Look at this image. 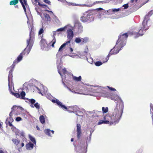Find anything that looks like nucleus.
<instances>
[{"label":"nucleus","mask_w":153,"mask_h":153,"mask_svg":"<svg viewBox=\"0 0 153 153\" xmlns=\"http://www.w3.org/2000/svg\"><path fill=\"white\" fill-rule=\"evenodd\" d=\"M120 105L117 104L116 107L112 111L109 113L104 117L105 120L109 121V124H116L118 123L123 112V102L120 98Z\"/></svg>","instance_id":"f257e3e1"},{"label":"nucleus","mask_w":153,"mask_h":153,"mask_svg":"<svg viewBox=\"0 0 153 153\" xmlns=\"http://www.w3.org/2000/svg\"><path fill=\"white\" fill-rule=\"evenodd\" d=\"M153 14V10H152L146 14L144 17V19L142 23L143 26L142 28L139 30L136 29H134L132 32H131L130 34L132 35H135L138 36H142L143 34V30H146L148 28V27L150 25V21L149 17Z\"/></svg>","instance_id":"f03ea898"},{"label":"nucleus","mask_w":153,"mask_h":153,"mask_svg":"<svg viewBox=\"0 0 153 153\" xmlns=\"http://www.w3.org/2000/svg\"><path fill=\"white\" fill-rule=\"evenodd\" d=\"M33 46V45H31L30 44L29 45L27 44V47L24 49L23 52L21 53L17 58L14 61L12 66V67H15L16 64L20 62L22 60L23 55H28L29 53Z\"/></svg>","instance_id":"7ed1b4c3"},{"label":"nucleus","mask_w":153,"mask_h":153,"mask_svg":"<svg viewBox=\"0 0 153 153\" xmlns=\"http://www.w3.org/2000/svg\"><path fill=\"white\" fill-rule=\"evenodd\" d=\"M122 46H120V44L117 43V42L116 45L111 50L108 55L105 58V59L103 60V62L104 63L107 62L109 59V57L111 55L113 54H116L117 53L120 51V50L123 47Z\"/></svg>","instance_id":"20e7f679"},{"label":"nucleus","mask_w":153,"mask_h":153,"mask_svg":"<svg viewBox=\"0 0 153 153\" xmlns=\"http://www.w3.org/2000/svg\"><path fill=\"white\" fill-rule=\"evenodd\" d=\"M128 34L127 33L120 34L119 36V38L117 42V43L120 44L122 47H124L126 44V40Z\"/></svg>","instance_id":"39448f33"},{"label":"nucleus","mask_w":153,"mask_h":153,"mask_svg":"<svg viewBox=\"0 0 153 153\" xmlns=\"http://www.w3.org/2000/svg\"><path fill=\"white\" fill-rule=\"evenodd\" d=\"M94 18L93 16L92 13H89L88 14H84L83 16H81V20L83 22H90L94 20Z\"/></svg>","instance_id":"423d86ee"},{"label":"nucleus","mask_w":153,"mask_h":153,"mask_svg":"<svg viewBox=\"0 0 153 153\" xmlns=\"http://www.w3.org/2000/svg\"><path fill=\"white\" fill-rule=\"evenodd\" d=\"M33 26L31 25L30 26V33L29 34V39L27 40V43L29 45L30 44L31 45H33L34 41L35 36V33L33 30Z\"/></svg>","instance_id":"0eeeda50"},{"label":"nucleus","mask_w":153,"mask_h":153,"mask_svg":"<svg viewBox=\"0 0 153 153\" xmlns=\"http://www.w3.org/2000/svg\"><path fill=\"white\" fill-rule=\"evenodd\" d=\"M12 94L17 98H19L21 99H25V96L26 94L25 92L23 91H22L20 93V94H19V93L15 92H12Z\"/></svg>","instance_id":"6e6552de"},{"label":"nucleus","mask_w":153,"mask_h":153,"mask_svg":"<svg viewBox=\"0 0 153 153\" xmlns=\"http://www.w3.org/2000/svg\"><path fill=\"white\" fill-rule=\"evenodd\" d=\"M67 38L68 39V41H70L71 42L72 40L74 37V33L72 30L70 28L67 30Z\"/></svg>","instance_id":"1a4fd4ad"},{"label":"nucleus","mask_w":153,"mask_h":153,"mask_svg":"<svg viewBox=\"0 0 153 153\" xmlns=\"http://www.w3.org/2000/svg\"><path fill=\"white\" fill-rule=\"evenodd\" d=\"M77 130L76 134L78 140L80 139L82 136V132L81 129V126L79 124H77L76 125Z\"/></svg>","instance_id":"9d476101"},{"label":"nucleus","mask_w":153,"mask_h":153,"mask_svg":"<svg viewBox=\"0 0 153 153\" xmlns=\"http://www.w3.org/2000/svg\"><path fill=\"white\" fill-rule=\"evenodd\" d=\"M52 102L53 103H56L59 107L63 109L67 110V107H66L65 105H62V103L58 100L57 99L52 100Z\"/></svg>","instance_id":"9b49d317"},{"label":"nucleus","mask_w":153,"mask_h":153,"mask_svg":"<svg viewBox=\"0 0 153 153\" xmlns=\"http://www.w3.org/2000/svg\"><path fill=\"white\" fill-rule=\"evenodd\" d=\"M40 45L41 48L43 49L48 45L46 40L45 39L42 38V39L40 41Z\"/></svg>","instance_id":"f8f14e48"},{"label":"nucleus","mask_w":153,"mask_h":153,"mask_svg":"<svg viewBox=\"0 0 153 153\" xmlns=\"http://www.w3.org/2000/svg\"><path fill=\"white\" fill-rule=\"evenodd\" d=\"M19 1L22 5L24 11L26 12V9L25 6L27 7V5H28L27 0H19Z\"/></svg>","instance_id":"ddd939ff"},{"label":"nucleus","mask_w":153,"mask_h":153,"mask_svg":"<svg viewBox=\"0 0 153 153\" xmlns=\"http://www.w3.org/2000/svg\"><path fill=\"white\" fill-rule=\"evenodd\" d=\"M12 65L11 66H10L8 68V69H10V70L9 71V74L8 77V79L9 81V80L10 79H11L13 77L12 72L13 71V69L14 67H12Z\"/></svg>","instance_id":"4468645a"},{"label":"nucleus","mask_w":153,"mask_h":153,"mask_svg":"<svg viewBox=\"0 0 153 153\" xmlns=\"http://www.w3.org/2000/svg\"><path fill=\"white\" fill-rule=\"evenodd\" d=\"M87 42V41L86 39L85 40L83 38L80 39L79 37L76 38L75 39V42L77 43H79L81 42H82L83 43H84L86 42Z\"/></svg>","instance_id":"2eb2a0df"},{"label":"nucleus","mask_w":153,"mask_h":153,"mask_svg":"<svg viewBox=\"0 0 153 153\" xmlns=\"http://www.w3.org/2000/svg\"><path fill=\"white\" fill-rule=\"evenodd\" d=\"M71 42L70 41H68L65 42L60 47L59 50V51H62V49L65 48L67 45H68L69 44L70 45Z\"/></svg>","instance_id":"dca6fc26"},{"label":"nucleus","mask_w":153,"mask_h":153,"mask_svg":"<svg viewBox=\"0 0 153 153\" xmlns=\"http://www.w3.org/2000/svg\"><path fill=\"white\" fill-rule=\"evenodd\" d=\"M76 108L77 107L76 106H70L68 108L67 111L71 112L74 113L75 111L76 112L75 109H76Z\"/></svg>","instance_id":"f3484780"},{"label":"nucleus","mask_w":153,"mask_h":153,"mask_svg":"<svg viewBox=\"0 0 153 153\" xmlns=\"http://www.w3.org/2000/svg\"><path fill=\"white\" fill-rule=\"evenodd\" d=\"M33 144L30 142L26 145V148L27 150H30L32 149L33 147Z\"/></svg>","instance_id":"a211bd4d"},{"label":"nucleus","mask_w":153,"mask_h":153,"mask_svg":"<svg viewBox=\"0 0 153 153\" xmlns=\"http://www.w3.org/2000/svg\"><path fill=\"white\" fill-rule=\"evenodd\" d=\"M107 97L111 99L112 100H115V99L114 98V97L116 96L114 94H112L111 93H108L107 94Z\"/></svg>","instance_id":"6ab92c4d"},{"label":"nucleus","mask_w":153,"mask_h":153,"mask_svg":"<svg viewBox=\"0 0 153 153\" xmlns=\"http://www.w3.org/2000/svg\"><path fill=\"white\" fill-rule=\"evenodd\" d=\"M109 122L108 120H100L98 123V124L99 125L102 124H109Z\"/></svg>","instance_id":"aec40b11"},{"label":"nucleus","mask_w":153,"mask_h":153,"mask_svg":"<svg viewBox=\"0 0 153 153\" xmlns=\"http://www.w3.org/2000/svg\"><path fill=\"white\" fill-rule=\"evenodd\" d=\"M73 79L77 82L80 81L81 80V76H79L78 77H77L73 75Z\"/></svg>","instance_id":"412c9836"},{"label":"nucleus","mask_w":153,"mask_h":153,"mask_svg":"<svg viewBox=\"0 0 153 153\" xmlns=\"http://www.w3.org/2000/svg\"><path fill=\"white\" fill-rule=\"evenodd\" d=\"M19 2L18 0H13L11 1L10 2V4L11 5H15Z\"/></svg>","instance_id":"4be33fe9"},{"label":"nucleus","mask_w":153,"mask_h":153,"mask_svg":"<svg viewBox=\"0 0 153 153\" xmlns=\"http://www.w3.org/2000/svg\"><path fill=\"white\" fill-rule=\"evenodd\" d=\"M35 1L36 3H38V5L43 8H45L46 7H47V6L45 4H41L39 2V0H34Z\"/></svg>","instance_id":"5701e85b"},{"label":"nucleus","mask_w":153,"mask_h":153,"mask_svg":"<svg viewBox=\"0 0 153 153\" xmlns=\"http://www.w3.org/2000/svg\"><path fill=\"white\" fill-rule=\"evenodd\" d=\"M44 16L47 21H51V18L48 14L47 13L44 14Z\"/></svg>","instance_id":"b1692460"},{"label":"nucleus","mask_w":153,"mask_h":153,"mask_svg":"<svg viewBox=\"0 0 153 153\" xmlns=\"http://www.w3.org/2000/svg\"><path fill=\"white\" fill-rule=\"evenodd\" d=\"M39 120L41 123L42 124L44 123L45 122V119L43 115H41L40 117Z\"/></svg>","instance_id":"393cba45"},{"label":"nucleus","mask_w":153,"mask_h":153,"mask_svg":"<svg viewBox=\"0 0 153 153\" xmlns=\"http://www.w3.org/2000/svg\"><path fill=\"white\" fill-rule=\"evenodd\" d=\"M76 114L79 116H82L83 115V113L80 111H76Z\"/></svg>","instance_id":"a878e982"},{"label":"nucleus","mask_w":153,"mask_h":153,"mask_svg":"<svg viewBox=\"0 0 153 153\" xmlns=\"http://www.w3.org/2000/svg\"><path fill=\"white\" fill-rule=\"evenodd\" d=\"M12 140L16 146H17L19 143L20 141L18 140L14 139H12Z\"/></svg>","instance_id":"bb28decb"},{"label":"nucleus","mask_w":153,"mask_h":153,"mask_svg":"<svg viewBox=\"0 0 153 153\" xmlns=\"http://www.w3.org/2000/svg\"><path fill=\"white\" fill-rule=\"evenodd\" d=\"M45 133L49 136H51V131L49 129H45L44 130Z\"/></svg>","instance_id":"cd10ccee"},{"label":"nucleus","mask_w":153,"mask_h":153,"mask_svg":"<svg viewBox=\"0 0 153 153\" xmlns=\"http://www.w3.org/2000/svg\"><path fill=\"white\" fill-rule=\"evenodd\" d=\"M102 110L103 113H106L108 111V107L105 108L104 107H103L102 108Z\"/></svg>","instance_id":"c85d7f7f"},{"label":"nucleus","mask_w":153,"mask_h":153,"mask_svg":"<svg viewBox=\"0 0 153 153\" xmlns=\"http://www.w3.org/2000/svg\"><path fill=\"white\" fill-rule=\"evenodd\" d=\"M29 138L31 141L34 144H35L36 143V141L34 138L31 136H29Z\"/></svg>","instance_id":"c756f323"},{"label":"nucleus","mask_w":153,"mask_h":153,"mask_svg":"<svg viewBox=\"0 0 153 153\" xmlns=\"http://www.w3.org/2000/svg\"><path fill=\"white\" fill-rule=\"evenodd\" d=\"M56 42V40L55 38H54L51 41V42H50V43H49V44L50 45L51 44V43H52V44L51 45V46L52 47H54V45L55 43Z\"/></svg>","instance_id":"7c9ffc66"},{"label":"nucleus","mask_w":153,"mask_h":153,"mask_svg":"<svg viewBox=\"0 0 153 153\" xmlns=\"http://www.w3.org/2000/svg\"><path fill=\"white\" fill-rule=\"evenodd\" d=\"M57 69H58V71L59 73L60 74V75L62 76V75L61 73V71L60 70H61V67L60 65H58L57 67Z\"/></svg>","instance_id":"2f4dec72"},{"label":"nucleus","mask_w":153,"mask_h":153,"mask_svg":"<svg viewBox=\"0 0 153 153\" xmlns=\"http://www.w3.org/2000/svg\"><path fill=\"white\" fill-rule=\"evenodd\" d=\"M102 64V62L100 61H97L95 63V65L97 66H100Z\"/></svg>","instance_id":"473e14b6"},{"label":"nucleus","mask_w":153,"mask_h":153,"mask_svg":"<svg viewBox=\"0 0 153 153\" xmlns=\"http://www.w3.org/2000/svg\"><path fill=\"white\" fill-rule=\"evenodd\" d=\"M29 101L32 104H34L36 102V100L33 99H29Z\"/></svg>","instance_id":"72a5a7b5"},{"label":"nucleus","mask_w":153,"mask_h":153,"mask_svg":"<svg viewBox=\"0 0 153 153\" xmlns=\"http://www.w3.org/2000/svg\"><path fill=\"white\" fill-rule=\"evenodd\" d=\"M44 32L43 28H41L39 31V35H41Z\"/></svg>","instance_id":"f704fd0d"},{"label":"nucleus","mask_w":153,"mask_h":153,"mask_svg":"<svg viewBox=\"0 0 153 153\" xmlns=\"http://www.w3.org/2000/svg\"><path fill=\"white\" fill-rule=\"evenodd\" d=\"M34 106L37 109H39L40 108L38 102H36Z\"/></svg>","instance_id":"c9c22d12"},{"label":"nucleus","mask_w":153,"mask_h":153,"mask_svg":"<svg viewBox=\"0 0 153 153\" xmlns=\"http://www.w3.org/2000/svg\"><path fill=\"white\" fill-rule=\"evenodd\" d=\"M12 111H11L10 112V113L9 114L10 117L9 118V119H10V120L11 121H13V119L12 118Z\"/></svg>","instance_id":"e433bc0d"},{"label":"nucleus","mask_w":153,"mask_h":153,"mask_svg":"<svg viewBox=\"0 0 153 153\" xmlns=\"http://www.w3.org/2000/svg\"><path fill=\"white\" fill-rule=\"evenodd\" d=\"M66 27H64L61 28L59 29H58L56 31H63L65 30Z\"/></svg>","instance_id":"4c0bfd02"},{"label":"nucleus","mask_w":153,"mask_h":153,"mask_svg":"<svg viewBox=\"0 0 153 153\" xmlns=\"http://www.w3.org/2000/svg\"><path fill=\"white\" fill-rule=\"evenodd\" d=\"M62 71L63 74H66L67 73V71L66 70L65 68H64L62 69Z\"/></svg>","instance_id":"58836bf2"},{"label":"nucleus","mask_w":153,"mask_h":153,"mask_svg":"<svg viewBox=\"0 0 153 153\" xmlns=\"http://www.w3.org/2000/svg\"><path fill=\"white\" fill-rule=\"evenodd\" d=\"M29 29H30L31 25H32L33 27V25L31 22H29L28 21H27Z\"/></svg>","instance_id":"ea45409f"},{"label":"nucleus","mask_w":153,"mask_h":153,"mask_svg":"<svg viewBox=\"0 0 153 153\" xmlns=\"http://www.w3.org/2000/svg\"><path fill=\"white\" fill-rule=\"evenodd\" d=\"M43 1L45 3L49 4L50 5L51 2L49 0H44Z\"/></svg>","instance_id":"a19ab883"},{"label":"nucleus","mask_w":153,"mask_h":153,"mask_svg":"<svg viewBox=\"0 0 153 153\" xmlns=\"http://www.w3.org/2000/svg\"><path fill=\"white\" fill-rule=\"evenodd\" d=\"M108 88L111 91H116V90L114 88L112 87H110L109 86H107Z\"/></svg>","instance_id":"79ce46f5"},{"label":"nucleus","mask_w":153,"mask_h":153,"mask_svg":"<svg viewBox=\"0 0 153 153\" xmlns=\"http://www.w3.org/2000/svg\"><path fill=\"white\" fill-rule=\"evenodd\" d=\"M123 7H124L125 9H127L128 7V4H124L123 5Z\"/></svg>","instance_id":"37998d69"},{"label":"nucleus","mask_w":153,"mask_h":153,"mask_svg":"<svg viewBox=\"0 0 153 153\" xmlns=\"http://www.w3.org/2000/svg\"><path fill=\"white\" fill-rule=\"evenodd\" d=\"M120 10V8H118V9H112V11L113 12H117L118 11H119Z\"/></svg>","instance_id":"c03bdc74"},{"label":"nucleus","mask_w":153,"mask_h":153,"mask_svg":"<svg viewBox=\"0 0 153 153\" xmlns=\"http://www.w3.org/2000/svg\"><path fill=\"white\" fill-rule=\"evenodd\" d=\"M9 120H10V119H7L6 121V123L7 125H8L10 123H11Z\"/></svg>","instance_id":"a18cd8bd"},{"label":"nucleus","mask_w":153,"mask_h":153,"mask_svg":"<svg viewBox=\"0 0 153 153\" xmlns=\"http://www.w3.org/2000/svg\"><path fill=\"white\" fill-rule=\"evenodd\" d=\"M22 120V119L20 117H17L16 118V120L17 121H19Z\"/></svg>","instance_id":"49530a36"},{"label":"nucleus","mask_w":153,"mask_h":153,"mask_svg":"<svg viewBox=\"0 0 153 153\" xmlns=\"http://www.w3.org/2000/svg\"><path fill=\"white\" fill-rule=\"evenodd\" d=\"M70 4L71 5H73V6H81V5H79L77 4H76L75 3H70Z\"/></svg>","instance_id":"de8ad7c7"},{"label":"nucleus","mask_w":153,"mask_h":153,"mask_svg":"<svg viewBox=\"0 0 153 153\" xmlns=\"http://www.w3.org/2000/svg\"><path fill=\"white\" fill-rule=\"evenodd\" d=\"M103 1H96L94 3V4H99L101 3H103Z\"/></svg>","instance_id":"09e8293b"},{"label":"nucleus","mask_w":153,"mask_h":153,"mask_svg":"<svg viewBox=\"0 0 153 153\" xmlns=\"http://www.w3.org/2000/svg\"><path fill=\"white\" fill-rule=\"evenodd\" d=\"M17 107V106L13 105L12 108V110L13 111V110L14 109L16 108Z\"/></svg>","instance_id":"8fccbe9b"},{"label":"nucleus","mask_w":153,"mask_h":153,"mask_svg":"<svg viewBox=\"0 0 153 153\" xmlns=\"http://www.w3.org/2000/svg\"><path fill=\"white\" fill-rule=\"evenodd\" d=\"M69 51L71 52H72L73 51V49L71 47L70 48Z\"/></svg>","instance_id":"3c124183"},{"label":"nucleus","mask_w":153,"mask_h":153,"mask_svg":"<svg viewBox=\"0 0 153 153\" xmlns=\"http://www.w3.org/2000/svg\"><path fill=\"white\" fill-rule=\"evenodd\" d=\"M8 125L10 126L13 127L14 128V127H13V125H12L11 123H10Z\"/></svg>","instance_id":"603ef678"},{"label":"nucleus","mask_w":153,"mask_h":153,"mask_svg":"<svg viewBox=\"0 0 153 153\" xmlns=\"http://www.w3.org/2000/svg\"><path fill=\"white\" fill-rule=\"evenodd\" d=\"M36 128H37V130H40L39 128V127L37 126H36Z\"/></svg>","instance_id":"864d4df0"},{"label":"nucleus","mask_w":153,"mask_h":153,"mask_svg":"<svg viewBox=\"0 0 153 153\" xmlns=\"http://www.w3.org/2000/svg\"><path fill=\"white\" fill-rule=\"evenodd\" d=\"M24 146V143H22L21 144V147H22L23 146Z\"/></svg>","instance_id":"5fc2aeb1"},{"label":"nucleus","mask_w":153,"mask_h":153,"mask_svg":"<svg viewBox=\"0 0 153 153\" xmlns=\"http://www.w3.org/2000/svg\"><path fill=\"white\" fill-rule=\"evenodd\" d=\"M0 153H4L2 150L0 149Z\"/></svg>","instance_id":"6e6d98bb"},{"label":"nucleus","mask_w":153,"mask_h":153,"mask_svg":"<svg viewBox=\"0 0 153 153\" xmlns=\"http://www.w3.org/2000/svg\"><path fill=\"white\" fill-rule=\"evenodd\" d=\"M51 132L52 133V134H54V131L52 130V131H51Z\"/></svg>","instance_id":"4d7b16f0"},{"label":"nucleus","mask_w":153,"mask_h":153,"mask_svg":"<svg viewBox=\"0 0 153 153\" xmlns=\"http://www.w3.org/2000/svg\"><path fill=\"white\" fill-rule=\"evenodd\" d=\"M135 0H131V3H132L133 2H134V1Z\"/></svg>","instance_id":"13d9d810"},{"label":"nucleus","mask_w":153,"mask_h":153,"mask_svg":"<svg viewBox=\"0 0 153 153\" xmlns=\"http://www.w3.org/2000/svg\"><path fill=\"white\" fill-rule=\"evenodd\" d=\"M74 139H73V138H71V142H73V141H74Z\"/></svg>","instance_id":"bf43d9fd"},{"label":"nucleus","mask_w":153,"mask_h":153,"mask_svg":"<svg viewBox=\"0 0 153 153\" xmlns=\"http://www.w3.org/2000/svg\"><path fill=\"white\" fill-rule=\"evenodd\" d=\"M30 106L32 108H34V106L33 105H30Z\"/></svg>","instance_id":"052dcab7"},{"label":"nucleus","mask_w":153,"mask_h":153,"mask_svg":"<svg viewBox=\"0 0 153 153\" xmlns=\"http://www.w3.org/2000/svg\"><path fill=\"white\" fill-rule=\"evenodd\" d=\"M151 108H152V110L153 111V106H151Z\"/></svg>","instance_id":"680f3d73"},{"label":"nucleus","mask_w":153,"mask_h":153,"mask_svg":"<svg viewBox=\"0 0 153 153\" xmlns=\"http://www.w3.org/2000/svg\"><path fill=\"white\" fill-rule=\"evenodd\" d=\"M137 0H135V1L136 2H137Z\"/></svg>","instance_id":"e2e57ef3"},{"label":"nucleus","mask_w":153,"mask_h":153,"mask_svg":"<svg viewBox=\"0 0 153 153\" xmlns=\"http://www.w3.org/2000/svg\"><path fill=\"white\" fill-rule=\"evenodd\" d=\"M99 9H101V10H102V8H100Z\"/></svg>","instance_id":"0e129e2a"},{"label":"nucleus","mask_w":153,"mask_h":153,"mask_svg":"<svg viewBox=\"0 0 153 153\" xmlns=\"http://www.w3.org/2000/svg\"><path fill=\"white\" fill-rule=\"evenodd\" d=\"M83 6H86V5L85 4H84L83 5Z\"/></svg>","instance_id":"69168bd1"}]
</instances>
